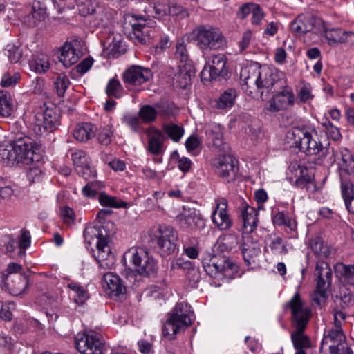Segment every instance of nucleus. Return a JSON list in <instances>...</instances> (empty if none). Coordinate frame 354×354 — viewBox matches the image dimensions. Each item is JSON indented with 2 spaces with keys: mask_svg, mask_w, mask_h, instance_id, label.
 I'll list each match as a JSON object with an SVG mask.
<instances>
[{
  "mask_svg": "<svg viewBox=\"0 0 354 354\" xmlns=\"http://www.w3.org/2000/svg\"><path fill=\"white\" fill-rule=\"evenodd\" d=\"M281 72L267 65L250 66L242 68L240 73L242 86H246L247 88L256 86L262 98L281 88L283 82Z\"/></svg>",
  "mask_w": 354,
  "mask_h": 354,
  "instance_id": "obj_1",
  "label": "nucleus"
},
{
  "mask_svg": "<svg viewBox=\"0 0 354 354\" xmlns=\"http://www.w3.org/2000/svg\"><path fill=\"white\" fill-rule=\"evenodd\" d=\"M115 233L113 223L108 221L100 226L88 225L84 232V237L88 244L97 239V253L95 259L99 266L104 270L111 269L115 263V257L109 245L112 236Z\"/></svg>",
  "mask_w": 354,
  "mask_h": 354,
  "instance_id": "obj_2",
  "label": "nucleus"
},
{
  "mask_svg": "<svg viewBox=\"0 0 354 354\" xmlns=\"http://www.w3.org/2000/svg\"><path fill=\"white\" fill-rule=\"evenodd\" d=\"M286 306L291 309L293 319L296 324L297 330L292 333L291 339L295 348H309L310 342L303 331L308 321L310 310L304 306L299 292L287 303Z\"/></svg>",
  "mask_w": 354,
  "mask_h": 354,
  "instance_id": "obj_3",
  "label": "nucleus"
},
{
  "mask_svg": "<svg viewBox=\"0 0 354 354\" xmlns=\"http://www.w3.org/2000/svg\"><path fill=\"white\" fill-rule=\"evenodd\" d=\"M192 312L191 306L185 303H178L169 314L162 327V334L170 339L180 330L192 324Z\"/></svg>",
  "mask_w": 354,
  "mask_h": 354,
  "instance_id": "obj_4",
  "label": "nucleus"
},
{
  "mask_svg": "<svg viewBox=\"0 0 354 354\" xmlns=\"http://www.w3.org/2000/svg\"><path fill=\"white\" fill-rule=\"evenodd\" d=\"M131 262L135 270L140 275L150 277L157 272V264L154 259L143 248H131L123 254L124 264Z\"/></svg>",
  "mask_w": 354,
  "mask_h": 354,
  "instance_id": "obj_5",
  "label": "nucleus"
},
{
  "mask_svg": "<svg viewBox=\"0 0 354 354\" xmlns=\"http://www.w3.org/2000/svg\"><path fill=\"white\" fill-rule=\"evenodd\" d=\"M58 124L59 115L55 110L44 104L36 111L30 129L35 135L43 136L53 132Z\"/></svg>",
  "mask_w": 354,
  "mask_h": 354,
  "instance_id": "obj_6",
  "label": "nucleus"
},
{
  "mask_svg": "<svg viewBox=\"0 0 354 354\" xmlns=\"http://www.w3.org/2000/svg\"><path fill=\"white\" fill-rule=\"evenodd\" d=\"M194 40L201 50L218 48L223 43V36L216 28L201 26L194 31Z\"/></svg>",
  "mask_w": 354,
  "mask_h": 354,
  "instance_id": "obj_7",
  "label": "nucleus"
},
{
  "mask_svg": "<svg viewBox=\"0 0 354 354\" xmlns=\"http://www.w3.org/2000/svg\"><path fill=\"white\" fill-rule=\"evenodd\" d=\"M330 145L328 138H323L321 140L318 138L317 132L315 129L311 131L309 129L299 150L308 156L318 155L324 158L331 151Z\"/></svg>",
  "mask_w": 354,
  "mask_h": 354,
  "instance_id": "obj_8",
  "label": "nucleus"
},
{
  "mask_svg": "<svg viewBox=\"0 0 354 354\" xmlns=\"http://www.w3.org/2000/svg\"><path fill=\"white\" fill-rule=\"evenodd\" d=\"M13 142L15 145V150L18 151V156H21L20 158L21 163L26 165L35 162L39 163L41 156L39 154V147L37 145H33V140L30 138L20 134Z\"/></svg>",
  "mask_w": 354,
  "mask_h": 354,
  "instance_id": "obj_9",
  "label": "nucleus"
},
{
  "mask_svg": "<svg viewBox=\"0 0 354 354\" xmlns=\"http://www.w3.org/2000/svg\"><path fill=\"white\" fill-rule=\"evenodd\" d=\"M155 239L162 256L170 255L177 248L178 232L171 226H159L156 232Z\"/></svg>",
  "mask_w": 354,
  "mask_h": 354,
  "instance_id": "obj_10",
  "label": "nucleus"
},
{
  "mask_svg": "<svg viewBox=\"0 0 354 354\" xmlns=\"http://www.w3.org/2000/svg\"><path fill=\"white\" fill-rule=\"evenodd\" d=\"M75 344L82 354H102L104 348L100 335L93 331L78 333Z\"/></svg>",
  "mask_w": 354,
  "mask_h": 354,
  "instance_id": "obj_11",
  "label": "nucleus"
},
{
  "mask_svg": "<svg viewBox=\"0 0 354 354\" xmlns=\"http://www.w3.org/2000/svg\"><path fill=\"white\" fill-rule=\"evenodd\" d=\"M227 57L223 54L214 55L209 57L208 63L201 73L203 81H212L218 78H225L228 75L226 67Z\"/></svg>",
  "mask_w": 354,
  "mask_h": 354,
  "instance_id": "obj_12",
  "label": "nucleus"
},
{
  "mask_svg": "<svg viewBox=\"0 0 354 354\" xmlns=\"http://www.w3.org/2000/svg\"><path fill=\"white\" fill-rule=\"evenodd\" d=\"M332 270L328 263L324 261H319L317 263L315 276L316 277V297L313 300L320 304L321 300L318 296L322 299L327 296V291L330 288L332 279Z\"/></svg>",
  "mask_w": 354,
  "mask_h": 354,
  "instance_id": "obj_13",
  "label": "nucleus"
},
{
  "mask_svg": "<svg viewBox=\"0 0 354 354\" xmlns=\"http://www.w3.org/2000/svg\"><path fill=\"white\" fill-rule=\"evenodd\" d=\"M203 268L207 274L212 277L218 274L231 277L238 270V266L224 256L212 257L209 262H203Z\"/></svg>",
  "mask_w": 354,
  "mask_h": 354,
  "instance_id": "obj_14",
  "label": "nucleus"
},
{
  "mask_svg": "<svg viewBox=\"0 0 354 354\" xmlns=\"http://www.w3.org/2000/svg\"><path fill=\"white\" fill-rule=\"evenodd\" d=\"M212 164L216 174L224 181L230 183L236 179L239 168L237 160L232 156H221L214 159Z\"/></svg>",
  "mask_w": 354,
  "mask_h": 354,
  "instance_id": "obj_15",
  "label": "nucleus"
},
{
  "mask_svg": "<svg viewBox=\"0 0 354 354\" xmlns=\"http://www.w3.org/2000/svg\"><path fill=\"white\" fill-rule=\"evenodd\" d=\"M283 82L281 88L279 91H276L272 99L269 101L268 110L270 112H277L281 110H286L289 106L294 104L295 95L292 89L287 86H284Z\"/></svg>",
  "mask_w": 354,
  "mask_h": 354,
  "instance_id": "obj_16",
  "label": "nucleus"
},
{
  "mask_svg": "<svg viewBox=\"0 0 354 354\" xmlns=\"http://www.w3.org/2000/svg\"><path fill=\"white\" fill-rule=\"evenodd\" d=\"M177 222L185 228L201 230L205 223L199 211L194 208L183 207L182 212L176 217Z\"/></svg>",
  "mask_w": 354,
  "mask_h": 354,
  "instance_id": "obj_17",
  "label": "nucleus"
},
{
  "mask_svg": "<svg viewBox=\"0 0 354 354\" xmlns=\"http://www.w3.org/2000/svg\"><path fill=\"white\" fill-rule=\"evenodd\" d=\"M153 76L151 70L140 66H131L122 75L125 84L140 86L149 81Z\"/></svg>",
  "mask_w": 354,
  "mask_h": 354,
  "instance_id": "obj_18",
  "label": "nucleus"
},
{
  "mask_svg": "<svg viewBox=\"0 0 354 354\" xmlns=\"http://www.w3.org/2000/svg\"><path fill=\"white\" fill-rule=\"evenodd\" d=\"M131 17L136 22L131 24L129 37L135 43L147 44L149 41V27L145 24L146 18L142 15H132Z\"/></svg>",
  "mask_w": 354,
  "mask_h": 354,
  "instance_id": "obj_19",
  "label": "nucleus"
},
{
  "mask_svg": "<svg viewBox=\"0 0 354 354\" xmlns=\"http://www.w3.org/2000/svg\"><path fill=\"white\" fill-rule=\"evenodd\" d=\"M79 12L84 17H91V23L94 27L101 25L102 9L95 0H86L79 4Z\"/></svg>",
  "mask_w": 354,
  "mask_h": 354,
  "instance_id": "obj_20",
  "label": "nucleus"
},
{
  "mask_svg": "<svg viewBox=\"0 0 354 354\" xmlns=\"http://www.w3.org/2000/svg\"><path fill=\"white\" fill-rule=\"evenodd\" d=\"M148 140L147 150L154 156L162 154L165 151V135L158 129L151 127L146 130Z\"/></svg>",
  "mask_w": 354,
  "mask_h": 354,
  "instance_id": "obj_21",
  "label": "nucleus"
},
{
  "mask_svg": "<svg viewBox=\"0 0 354 354\" xmlns=\"http://www.w3.org/2000/svg\"><path fill=\"white\" fill-rule=\"evenodd\" d=\"M227 207V201L221 198L217 201L216 207L212 213V221L220 230H227L232 226Z\"/></svg>",
  "mask_w": 354,
  "mask_h": 354,
  "instance_id": "obj_22",
  "label": "nucleus"
},
{
  "mask_svg": "<svg viewBox=\"0 0 354 354\" xmlns=\"http://www.w3.org/2000/svg\"><path fill=\"white\" fill-rule=\"evenodd\" d=\"M333 158L331 161L337 162L341 172L354 174V158L347 149H341L339 151L331 149Z\"/></svg>",
  "mask_w": 354,
  "mask_h": 354,
  "instance_id": "obj_23",
  "label": "nucleus"
},
{
  "mask_svg": "<svg viewBox=\"0 0 354 354\" xmlns=\"http://www.w3.org/2000/svg\"><path fill=\"white\" fill-rule=\"evenodd\" d=\"M103 280L107 286V294L111 298H122L124 296L126 287L122 283L120 278L112 273L107 272L104 274Z\"/></svg>",
  "mask_w": 354,
  "mask_h": 354,
  "instance_id": "obj_24",
  "label": "nucleus"
},
{
  "mask_svg": "<svg viewBox=\"0 0 354 354\" xmlns=\"http://www.w3.org/2000/svg\"><path fill=\"white\" fill-rule=\"evenodd\" d=\"M195 68L192 63L180 64L174 74V84L180 88H185L191 84V80L195 75Z\"/></svg>",
  "mask_w": 354,
  "mask_h": 354,
  "instance_id": "obj_25",
  "label": "nucleus"
},
{
  "mask_svg": "<svg viewBox=\"0 0 354 354\" xmlns=\"http://www.w3.org/2000/svg\"><path fill=\"white\" fill-rule=\"evenodd\" d=\"M77 43H65L60 49L59 60L62 64L68 68L75 64L81 56V51L76 48Z\"/></svg>",
  "mask_w": 354,
  "mask_h": 354,
  "instance_id": "obj_26",
  "label": "nucleus"
},
{
  "mask_svg": "<svg viewBox=\"0 0 354 354\" xmlns=\"http://www.w3.org/2000/svg\"><path fill=\"white\" fill-rule=\"evenodd\" d=\"M346 341V337L343 333L342 329H330L324 333L322 342L323 345L328 346L330 352H336L338 347Z\"/></svg>",
  "mask_w": 354,
  "mask_h": 354,
  "instance_id": "obj_27",
  "label": "nucleus"
},
{
  "mask_svg": "<svg viewBox=\"0 0 354 354\" xmlns=\"http://www.w3.org/2000/svg\"><path fill=\"white\" fill-rule=\"evenodd\" d=\"M309 129L305 126L301 127H294L288 130L285 136V142L290 145L300 149L303 140L308 135Z\"/></svg>",
  "mask_w": 354,
  "mask_h": 354,
  "instance_id": "obj_28",
  "label": "nucleus"
},
{
  "mask_svg": "<svg viewBox=\"0 0 354 354\" xmlns=\"http://www.w3.org/2000/svg\"><path fill=\"white\" fill-rule=\"evenodd\" d=\"M297 169H295L298 178L295 181L297 187L306 189L309 192L315 190V185L313 181V174L309 172L308 169L304 165H298Z\"/></svg>",
  "mask_w": 354,
  "mask_h": 354,
  "instance_id": "obj_29",
  "label": "nucleus"
},
{
  "mask_svg": "<svg viewBox=\"0 0 354 354\" xmlns=\"http://www.w3.org/2000/svg\"><path fill=\"white\" fill-rule=\"evenodd\" d=\"M18 151L15 150L14 142L8 143H3L0 145V158L4 161L7 165L12 166L21 163L19 156Z\"/></svg>",
  "mask_w": 354,
  "mask_h": 354,
  "instance_id": "obj_30",
  "label": "nucleus"
},
{
  "mask_svg": "<svg viewBox=\"0 0 354 354\" xmlns=\"http://www.w3.org/2000/svg\"><path fill=\"white\" fill-rule=\"evenodd\" d=\"M46 17V11L44 6L39 1H35L30 13L24 17V22L28 26H35L44 21Z\"/></svg>",
  "mask_w": 354,
  "mask_h": 354,
  "instance_id": "obj_31",
  "label": "nucleus"
},
{
  "mask_svg": "<svg viewBox=\"0 0 354 354\" xmlns=\"http://www.w3.org/2000/svg\"><path fill=\"white\" fill-rule=\"evenodd\" d=\"M97 127L90 122L79 124L73 130V137L75 140L86 142L95 136Z\"/></svg>",
  "mask_w": 354,
  "mask_h": 354,
  "instance_id": "obj_32",
  "label": "nucleus"
},
{
  "mask_svg": "<svg viewBox=\"0 0 354 354\" xmlns=\"http://www.w3.org/2000/svg\"><path fill=\"white\" fill-rule=\"evenodd\" d=\"M243 234H251L256 228L258 222L257 212L252 207L247 205L241 213Z\"/></svg>",
  "mask_w": 354,
  "mask_h": 354,
  "instance_id": "obj_33",
  "label": "nucleus"
},
{
  "mask_svg": "<svg viewBox=\"0 0 354 354\" xmlns=\"http://www.w3.org/2000/svg\"><path fill=\"white\" fill-rule=\"evenodd\" d=\"M341 189L348 211L354 214V189L353 183L348 180H344L342 177Z\"/></svg>",
  "mask_w": 354,
  "mask_h": 354,
  "instance_id": "obj_34",
  "label": "nucleus"
},
{
  "mask_svg": "<svg viewBox=\"0 0 354 354\" xmlns=\"http://www.w3.org/2000/svg\"><path fill=\"white\" fill-rule=\"evenodd\" d=\"M236 96L237 93L234 88H227L214 101L213 106L219 109L231 108L234 104Z\"/></svg>",
  "mask_w": 354,
  "mask_h": 354,
  "instance_id": "obj_35",
  "label": "nucleus"
},
{
  "mask_svg": "<svg viewBox=\"0 0 354 354\" xmlns=\"http://www.w3.org/2000/svg\"><path fill=\"white\" fill-rule=\"evenodd\" d=\"M266 244V249L270 248L273 254L279 255L288 252L286 245L280 236L267 239Z\"/></svg>",
  "mask_w": 354,
  "mask_h": 354,
  "instance_id": "obj_36",
  "label": "nucleus"
},
{
  "mask_svg": "<svg viewBox=\"0 0 354 354\" xmlns=\"http://www.w3.org/2000/svg\"><path fill=\"white\" fill-rule=\"evenodd\" d=\"M261 253V246L259 243H254V244L250 245H242V254L243 259L247 265H250L255 262L256 258Z\"/></svg>",
  "mask_w": 354,
  "mask_h": 354,
  "instance_id": "obj_37",
  "label": "nucleus"
},
{
  "mask_svg": "<svg viewBox=\"0 0 354 354\" xmlns=\"http://www.w3.org/2000/svg\"><path fill=\"white\" fill-rule=\"evenodd\" d=\"M13 109L12 95L6 91H0V115L8 117Z\"/></svg>",
  "mask_w": 354,
  "mask_h": 354,
  "instance_id": "obj_38",
  "label": "nucleus"
},
{
  "mask_svg": "<svg viewBox=\"0 0 354 354\" xmlns=\"http://www.w3.org/2000/svg\"><path fill=\"white\" fill-rule=\"evenodd\" d=\"M164 133L174 142H178L184 134V129L174 123L164 124L162 125Z\"/></svg>",
  "mask_w": 354,
  "mask_h": 354,
  "instance_id": "obj_39",
  "label": "nucleus"
},
{
  "mask_svg": "<svg viewBox=\"0 0 354 354\" xmlns=\"http://www.w3.org/2000/svg\"><path fill=\"white\" fill-rule=\"evenodd\" d=\"M309 17H299L290 24V28L295 34L300 35L311 30Z\"/></svg>",
  "mask_w": 354,
  "mask_h": 354,
  "instance_id": "obj_40",
  "label": "nucleus"
},
{
  "mask_svg": "<svg viewBox=\"0 0 354 354\" xmlns=\"http://www.w3.org/2000/svg\"><path fill=\"white\" fill-rule=\"evenodd\" d=\"M56 75L54 78L55 90L59 97H64L70 84V81L67 75L64 73H58Z\"/></svg>",
  "mask_w": 354,
  "mask_h": 354,
  "instance_id": "obj_41",
  "label": "nucleus"
},
{
  "mask_svg": "<svg viewBox=\"0 0 354 354\" xmlns=\"http://www.w3.org/2000/svg\"><path fill=\"white\" fill-rule=\"evenodd\" d=\"M109 55L115 57L126 52V46L120 35L113 37L111 42L107 47Z\"/></svg>",
  "mask_w": 354,
  "mask_h": 354,
  "instance_id": "obj_42",
  "label": "nucleus"
},
{
  "mask_svg": "<svg viewBox=\"0 0 354 354\" xmlns=\"http://www.w3.org/2000/svg\"><path fill=\"white\" fill-rule=\"evenodd\" d=\"M310 246L314 253L319 257H327L330 254V248L319 237L312 239Z\"/></svg>",
  "mask_w": 354,
  "mask_h": 354,
  "instance_id": "obj_43",
  "label": "nucleus"
},
{
  "mask_svg": "<svg viewBox=\"0 0 354 354\" xmlns=\"http://www.w3.org/2000/svg\"><path fill=\"white\" fill-rule=\"evenodd\" d=\"M175 58L178 59L181 64L191 63L187 45L182 39L177 41L176 44Z\"/></svg>",
  "mask_w": 354,
  "mask_h": 354,
  "instance_id": "obj_44",
  "label": "nucleus"
},
{
  "mask_svg": "<svg viewBox=\"0 0 354 354\" xmlns=\"http://www.w3.org/2000/svg\"><path fill=\"white\" fill-rule=\"evenodd\" d=\"M99 202L102 206L105 207L115 208L126 207L124 202L118 200L116 197L109 196L105 193L100 194Z\"/></svg>",
  "mask_w": 354,
  "mask_h": 354,
  "instance_id": "obj_45",
  "label": "nucleus"
},
{
  "mask_svg": "<svg viewBox=\"0 0 354 354\" xmlns=\"http://www.w3.org/2000/svg\"><path fill=\"white\" fill-rule=\"evenodd\" d=\"M138 115L145 123L153 122L157 117L156 109L150 105H144L140 109Z\"/></svg>",
  "mask_w": 354,
  "mask_h": 354,
  "instance_id": "obj_46",
  "label": "nucleus"
},
{
  "mask_svg": "<svg viewBox=\"0 0 354 354\" xmlns=\"http://www.w3.org/2000/svg\"><path fill=\"white\" fill-rule=\"evenodd\" d=\"M42 163L40 160L39 163L35 162L32 164V165L29 167L27 171V177L30 183H38L41 180L43 171L40 167V165Z\"/></svg>",
  "mask_w": 354,
  "mask_h": 354,
  "instance_id": "obj_47",
  "label": "nucleus"
},
{
  "mask_svg": "<svg viewBox=\"0 0 354 354\" xmlns=\"http://www.w3.org/2000/svg\"><path fill=\"white\" fill-rule=\"evenodd\" d=\"M72 160L76 171L78 168L88 165V163L90 162L89 157L82 150L77 151L72 153Z\"/></svg>",
  "mask_w": 354,
  "mask_h": 354,
  "instance_id": "obj_48",
  "label": "nucleus"
},
{
  "mask_svg": "<svg viewBox=\"0 0 354 354\" xmlns=\"http://www.w3.org/2000/svg\"><path fill=\"white\" fill-rule=\"evenodd\" d=\"M17 246L18 241L8 235L2 237L0 242V250L3 253L12 252Z\"/></svg>",
  "mask_w": 354,
  "mask_h": 354,
  "instance_id": "obj_49",
  "label": "nucleus"
},
{
  "mask_svg": "<svg viewBox=\"0 0 354 354\" xmlns=\"http://www.w3.org/2000/svg\"><path fill=\"white\" fill-rule=\"evenodd\" d=\"M122 90V86L119 80L115 78H112L109 80L107 84L106 92L109 96H113L114 97L118 98L121 95Z\"/></svg>",
  "mask_w": 354,
  "mask_h": 354,
  "instance_id": "obj_50",
  "label": "nucleus"
},
{
  "mask_svg": "<svg viewBox=\"0 0 354 354\" xmlns=\"http://www.w3.org/2000/svg\"><path fill=\"white\" fill-rule=\"evenodd\" d=\"M30 65L32 70L38 73L46 72L50 66L48 59L44 57L36 58L35 60L31 62Z\"/></svg>",
  "mask_w": 354,
  "mask_h": 354,
  "instance_id": "obj_51",
  "label": "nucleus"
},
{
  "mask_svg": "<svg viewBox=\"0 0 354 354\" xmlns=\"http://www.w3.org/2000/svg\"><path fill=\"white\" fill-rule=\"evenodd\" d=\"M342 30L340 28H328L324 34V37L327 39L328 44L332 45L340 43Z\"/></svg>",
  "mask_w": 354,
  "mask_h": 354,
  "instance_id": "obj_52",
  "label": "nucleus"
},
{
  "mask_svg": "<svg viewBox=\"0 0 354 354\" xmlns=\"http://www.w3.org/2000/svg\"><path fill=\"white\" fill-rule=\"evenodd\" d=\"M21 270L22 266L20 264L14 262L10 263L6 270L0 274L1 284L6 286L8 277L11 274L20 272Z\"/></svg>",
  "mask_w": 354,
  "mask_h": 354,
  "instance_id": "obj_53",
  "label": "nucleus"
},
{
  "mask_svg": "<svg viewBox=\"0 0 354 354\" xmlns=\"http://www.w3.org/2000/svg\"><path fill=\"white\" fill-rule=\"evenodd\" d=\"M322 124L326 131L324 138H328V135H330L333 140H338L340 138L341 134L339 129L334 126L328 119H326V120L322 122Z\"/></svg>",
  "mask_w": 354,
  "mask_h": 354,
  "instance_id": "obj_54",
  "label": "nucleus"
},
{
  "mask_svg": "<svg viewBox=\"0 0 354 354\" xmlns=\"http://www.w3.org/2000/svg\"><path fill=\"white\" fill-rule=\"evenodd\" d=\"M30 234L28 230H22L20 240L18 242V245L20 249L19 251V256H24L26 254L25 250L29 247L30 244Z\"/></svg>",
  "mask_w": 354,
  "mask_h": 354,
  "instance_id": "obj_55",
  "label": "nucleus"
},
{
  "mask_svg": "<svg viewBox=\"0 0 354 354\" xmlns=\"http://www.w3.org/2000/svg\"><path fill=\"white\" fill-rule=\"evenodd\" d=\"M297 97L301 102H306L313 98L312 88L308 84H304L299 88Z\"/></svg>",
  "mask_w": 354,
  "mask_h": 354,
  "instance_id": "obj_56",
  "label": "nucleus"
},
{
  "mask_svg": "<svg viewBox=\"0 0 354 354\" xmlns=\"http://www.w3.org/2000/svg\"><path fill=\"white\" fill-rule=\"evenodd\" d=\"M6 50L8 52V57L11 62L17 63L20 60L22 54L19 47L14 44H8Z\"/></svg>",
  "mask_w": 354,
  "mask_h": 354,
  "instance_id": "obj_57",
  "label": "nucleus"
},
{
  "mask_svg": "<svg viewBox=\"0 0 354 354\" xmlns=\"http://www.w3.org/2000/svg\"><path fill=\"white\" fill-rule=\"evenodd\" d=\"M113 136V132L111 129V127L106 125L100 129L98 140L99 142L104 145H108L111 141V137Z\"/></svg>",
  "mask_w": 354,
  "mask_h": 354,
  "instance_id": "obj_58",
  "label": "nucleus"
},
{
  "mask_svg": "<svg viewBox=\"0 0 354 354\" xmlns=\"http://www.w3.org/2000/svg\"><path fill=\"white\" fill-rule=\"evenodd\" d=\"M308 21L309 24L311 26V30L314 28L324 35V32L328 28V26L321 18L317 17H309Z\"/></svg>",
  "mask_w": 354,
  "mask_h": 354,
  "instance_id": "obj_59",
  "label": "nucleus"
},
{
  "mask_svg": "<svg viewBox=\"0 0 354 354\" xmlns=\"http://www.w3.org/2000/svg\"><path fill=\"white\" fill-rule=\"evenodd\" d=\"M29 286V279L28 275L25 273H21L19 282L14 287V291L16 295L22 294L26 292Z\"/></svg>",
  "mask_w": 354,
  "mask_h": 354,
  "instance_id": "obj_60",
  "label": "nucleus"
},
{
  "mask_svg": "<svg viewBox=\"0 0 354 354\" xmlns=\"http://www.w3.org/2000/svg\"><path fill=\"white\" fill-rule=\"evenodd\" d=\"M201 139L196 135H191L185 141V147L188 151H194L201 145Z\"/></svg>",
  "mask_w": 354,
  "mask_h": 354,
  "instance_id": "obj_61",
  "label": "nucleus"
},
{
  "mask_svg": "<svg viewBox=\"0 0 354 354\" xmlns=\"http://www.w3.org/2000/svg\"><path fill=\"white\" fill-rule=\"evenodd\" d=\"M61 216L64 222L68 225L73 223L75 219L73 209L68 207H63L61 208Z\"/></svg>",
  "mask_w": 354,
  "mask_h": 354,
  "instance_id": "obj_62",
  "label": "nucleus"
},
{
  "mask_svg": "<svg viewBox=\"0 0 354 354\" xmlns=\"http://www.w3.org/2000/svg\"><path fill=\"white\" fill-rule=\"evenodd\" d=\"M20 76L19 73H15L12 76H11L9 73H6L3 75L1 84L3 87H8L13 86L17 83L19 80Z\"/></svg>",
  "mask_w": 354,
  "mask_h": 354,
  "instance_id": "obj_63",
  "label": "nucleus"
},
{
  "mask_svg": "<svg viewBox=\"0 0 354 354\" xmlns=\"http://www.w3.org/2000/svg\"><path fill=\"white\" fill-rule=\"evenodd\" d=\"M344 281L347 284L354 286V265L344 266Z\"/></svg>",
  "mask_w": 354,
  "mask_h": 354,
  "instance_id": "obj_64",
  "label": "nucleus"
}]
</instances>
